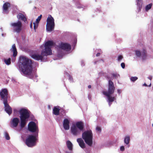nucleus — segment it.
Returning a JSON list of instances; mask_svg holds the SVG:
<instances>
[{
  "mask_svg": "<svg viewBox=\"0 0 153 153\" xmlns=\"http://www.w3.org/2000/svg\"><path fill=\"white\" fill-rule=\"evenodd\" d=\"M100 53H98L97 54H96V56H100Z\"/></svg>",
  "mask_w": 153,
  "mask_h": 153,
  "instance_id": "40",
  "label": "nucleus"
},
{
  "mask_svg": "<svg viewBox=\"0 0 153 153\" xmlns=\"http://www.w3.org/2000/svg\"><path fill=\"white\" fill-rule=\"evenodd\" d=\"M19 122V119L17 117L13 118L10 121V127L15 128L17 127Z\"/></svg>",
  "mask_w": 153,
  "mask_h": 153,
  "instance_id": "13",
  "label": "nucleus"
},
{
  "mask_svg": "<svg viewBox=\"0 0 153 153\" xmlns=\"http://www.w3.org/2000/svg\"><path fill=\"white\" fill-rule=\"evenodd\" d=\"M107 97L108 99V104L109 105V106H110L112 104L111 102H113L114 100L113 101H110V100H109V97Z\"/></svg>",
  "mask_w": 153,
  "mask_h": 153,
  "instance_id": "35",
  "label": "nucleus"
},
{
  "mask_svg": "<svg viewBox=\"0 0 153 153\" xmlns=\"http://www.w3.org/2000/svg\"><path fill=\"white\" fill-rule=\"evenodd\" d=\"M10 26L12 27L13 31L17 33H20L22 30V24L19 21L11 23Z\"/></svg>",
  "mask_w": 153,
  "mask_h": 153,
  "instance_id": "9",
  "label": "nucleus"
},
{
  "mask_svg": "<svg viewBox=\"0 0 153 153\" xmlns=\"http://www.w3.org/2000/svg\"><path fill=\"white\" fill-rule=\"evenodd\" d=\"M152 126L153 127V124H152Z\"/></svg>",
  "mask_w": 153,
  "mask_h": 153,
  "instance_id": "50",
  "label": "nucleus"
},
{
  "mask_svg": "<svg viewBox=\"0 0 153 153\" xmlns=\"http://www.w3.org/2000/svg\"><path fill=\"white\" fill-rule=\"evenodd\" d=\"M10 51L13 52V57H16L18 53L15 44H14L12 45V48L11 49Z\"/></svg>",
  "mask_w": 153,
  "mask_h": 153,
  "instance_id": "19",
  "label": "nucleus"
},
{
  "mask_svg": "<svg viewBox=\"0 0 153 153\" xmlns=\"http://www.w3.org/2000/svg\"><path fill=\"white\" fill-rule=\"evenodd\" d=\"M138 79V77L136 76H132L130 78V80L131 81L134 82Z\"/></svg>",
  "mask_w": 153,
  "mask_h": 153,
  "instance_id": "29",
  "label": "nucleus"
},
{
  "mask_svg": "<svg viewBox=\"0 0 153 153\" xmlns=\"http://www.w3.org/2000/svg\"><path fill=\"white\" fill-rule=\"evenodd\" d=\"M146 56V51L145 49H143V51L142 53V57L143 59H145Z\"/></svg>",
  "mask_w": 153,
  "mask_h": 153,
  "instance_id": "25",
  "label": "nucleus"
},
{
  "mask_svg": "<svg viewBox=\"0 0 153 153\" xmlns=\"http://www.w3.org/2000/svg\"><path fill=\"white\" fill-rule=\"evenodd\" d=\"M75 125L80 131L83 130L84 125L82 121H79L76 123Z\"/></svg>",
  "mask_w": 153,
  "mask_h": 153,
  "instance_id": "18",
  "label": "nucleus"
},
{
  "mask_svg": "<svg viewBox=\"0 0 153 153\" xmlns=\"http://www.w3.org/2000/svg\"><path fill=\"white\" fill-rule=\"evenodd\" d=\"M66 144L67 147L69 150L72 149L73 145L72 143L69 140H68L66 142Z\"/></svg>",
  "mask_w": 153,
  "mask_h": 153,
  "instance_id": "23",
  "label": "nucleus"
},
{
  "mask_svg": "<svg viewBox=\"0 0 153 153\" xmlns=\"http://www.w3.org/2000/svg\"><path fill=\"white\" fill-rule=\"evenodd\" d=\"M5 137L6 139L9 140L10 139V137L8 133L7 132H5Z\"/></svg>",
  "mask_w": 153,
  "mask_h": 153,
  "instance_id": "30",
  "label": "nucleus"
},
{
  "mask_svg": "<svg viewBox=\"0 0 153 153\" xmlns=\"http://www.w3.org/2000/svg\"><path fill=\"white\" fill-rule=\"evenodd\" d=\"M28 129L29 131L32 132H36L35 134H38L39 132L38 126L33 121L30 122L28 125Z\"/></svg>",
  "mask_w": 153,
  "mask_h": 153,
  "instance_id": "10",
  "label": "nucleus"
},
{
  "mask_svg": "<svg viewBox=\"0 0 153 153\" xmlns=\"http://www.w3.org/2000/svg\"><path fill=\"white\" fill-rule=\"evenodd\" d=\"M33 61L25 56H22L19 63V70L25 76L33 79L34 76L32 73Z\"/></svg>",
  "mask_w": 153,
  "mask_h": 153,
  "instance_id": "1",
  "label": "nucleus"
},
{
  "mask_svg": "<svg viewBox=\"0 0 153 153\" xmlns=\"http://www.w3.org/2000/svg\"><path fill=\"white\" fill-rule=\"evenodd\" d=\"M112 75L115 78H117L120 76L119 74L117 73H113Z\"/></svg>",
  "mask_w": 153,
  "mask_h": 153,
  "instance_id": "31",
  "label": "nucleus"
},
{
  "mask_svg": "<svg viewBox=\"0 0 153 153\" xmlns=\"http://www.w3.org/2000/svg\"><path fill=\"white\" fill-rule=\"evenodd\" d=\"M59 48L66 51H69L71 49V45L67 43H62L59 45Z\"/></svg>",
  "mask_w": 153,
  "mask_h": 153,
  "instance_id": "14",
  "label": "nucleus"
},
{
  "mask_svg": "<svg viewBox=\"0 0 153 153\" xmlns=\"http://www.w3.org/2000/svg\"><path fill=\"white\" fill-rule=\"evenodd\" d=\"M13 112L14 113H17V111L16 109H14L13 110Z\"/></svg>",
  "mask_w": 153,
  "mask_h": 153,
  "instance_id": "42",
  "label": "nucleus"
},
{
  "mask_svg": "<svg viewBox=\"0 0 153 153\" xmlns=\"http://www.w3.org/2000/svg\"><path fill=\"white\" fill-rule=\"evenodd\" d=\"M148 78L150 79V80H151L152 79V76H149V77H148Z\"/></svg>",
  "mask_w": 153,
  "mask_h": 153,
  "instance_id": "41",
  "label": "nucleus"
},
{
  "mask_svg": "<svg viewBox=\"0 0 153 153\" xmlns=\"http://www.w3.org/2000/svg\"><path fill=\"white\" fill-rule=\"evenodd\" d=\"M30 27L31 28H32V23L30 24Z\"/></svg>",
  "mask_w": 153,
  "mask_h": 153,
  "instance_id": "45",
  "label": "nucleus"
},
{
  "mask_svg": "<svg viewBox=\"0 0 153 153\" xmlns=\"http://www.w3.org/2000/svg\"><path fill=\"white\" fill-rule=\"evenodd\" d=\"M45 53L46 54H45V55H48L46 54V53Z\"/></svg>",
  "mask_w": 153,
  "mask_h": 153,
  "instance_id": "49",
  "label": "nucleus"
},
{
  "mask_svg": "<svg viewBox=\"0 0 153 153\" xmlns=\"http://www.w3.org/2000/svg\"><path fill=\"white\" fill-rule=\"evenodd\" d=\"M136 55L138 57H140L141 56V54L140 52L138 50H136L135 51Z\"/></svg>",
  "mask_w": 153,
  "mask_h": 153,
  "instance_id": "28",
  "label": "nucleus"
},
{
  "mask_svg": "<svg viewBox=\"0 0 153 153\" xmlns=\"http://www.w3.org/2000/svg\"><path fill=\"white\" fill-rule=\"evenodd\" d=\"M4 106L5 110L6 112L9 115L11 114L12 112V108L10 106L8 103V102L3 103Z\"/></svg>",
  "mask_w": 153,
  "mask_h": 153,
  "instance_id": "15",
  "label": "nucleus"
},
{
  "mask_svg": "<svg viewBox=\"0 0 153 153\" xmlns=\"http://www.w3.org/2000/svg\"><path fill=\"white\" fill-rule=\"evenodd\" d=\"M117 92L119 94H120L121 92V90L120 89H117Z\"/></svg>",
  "mask_w": 153,
  "mask_h": 153,
  "instance_id": "39",
  "label": "nucleus"
},
{
  "mask_svg": "<svg viewBox=\"0 0 153 153\" xmlns=\"http://www.w3.org/2000/svg\"><path fill=\"white\" fill-rule=\"evenodd\" d=\"M151 83H150V85H149V86L150 87L151 86Z\"/></svg>",
  "mask_w": 153,
  "mask_h": 153,
  "instance_id": "46",
  "label": "nucleus"
},
{
  "mask_svg": "<svg viewBox=\"0 0 153 153\" xmlns=\"http://www.w3.org/2000/svg\"><path fill=\"white\" fill-rule=\"evenodd\" d=\"M138 1H140V0H138Z\"/></svg>",
  "mask_w": 153,
  "mask_h": 153,
  "instance_id": "48",
  "label": "nucleus"
},
{
  "mask_svg": "<svg viewBox=\"0 0 153 153\" xmlns=\"http://www.w3.org/2000/svg\"><path fill=\"white\" fill-rule=\"evenodd\" d=\"M82 138L85 143L90 146H91L93 143V134L91 130L85 131L82 134Z\"/></svg>",
  "mask_w": 153,
  "mask_h": 153,
  "instance_id": "4",
  "label": "nucleus"
},
{
  "mask_svg": "<svg viewBox=\"0 0 153 153\" xmlns=\"http://www.w3.org/2000/svg\"><path fill=\"white\" fill-rule=\"evenodd\" d=\"M10 6V4L8 2L4 3L3 6V11L6 14H8L9 11L8 10V8Z\"/></svg>",
  "mask_w": 153,
  "mask_h": 153,
  "instance_id": "16",
  "label": "nucleus"
},
{
  "mask_svg": "<svg viewBox=\"0 0 153 153\" xmlns=\"http://www.w3.org/2000/svg\"><path fill=\"white\" fill-rule=\"evenodd\" d=\"M35 76H36V77L37 76V75H35Z\"/></svg>",
  "mask_w": 153,
  "mask_h": 153,
  "instance_id": "47",
  "label": "nucleus"
},
{
  "mask_svg": "<svg viewBox=\"0 0 153 153\" xmlns=\"http://www.w3.org/2000/svg\"><path fill=\"white\" fill-rule=\"evenodd\" d=\"M54 44V43L52 41H48L46 42L44 45L45 53L47 55H51L52 53L51 48Z\"/></svg>",
  "mask_w": 153,
  "mask_h": 153,
  "instance_id": "8",
  "label": "nucleus"
},
{
  "mask_svg": "<svg viewBox=\"0 0 153 153\" xmlns=\"http://www.w3.org/2000/svg\"><path fill=\"white\" fill-rule=\"evenodd\" d=\"M77 141L78 143L79 146L81 148H85V144L83 140L81 138H78L77 139Z\"/></svg>",
  "mask_w": 153,
  "mask_h": 153,
  "instance_id": "20",
  "label": "nucleus"
},
{
  "mask_svg": "<svg viewBox=\"0 0 153 153\" xmlns=\"http://www.w3.org/2000/svg\"><path fill=\"white\" fill-rule=\"evenodd\" d=\"M44 51H43L41 52V55L38 54H34L32 55L31 57L36 60L38 61L41 60L42 61L43 58V56H44Z\"/></svg>",
  "mask_w": 153,
  "mask_h": 153,
  "instance_id": "12",
  "label": "nucleus"
},
{
  "mask_svg": "<svg viewBox=\"0 0 153 153\" xmlns=\"http://www.w3.org/2000/svg\"><path fill=\"white\" fill-rule=\"evenodd\" d=\"M42 17V15H41L39 16L38 18L36 19V22L37 23H39V22L40 21L41 18Z\"/></svg>",
  "mask_w": 153,
  "mask_h": 153,
  "instance_id": "32",
  "label": "nucleus"
},
{
  "mask_svg": "<svg viewBox=\"0 0 153 153\" xmlns=\"http://www.w3.org/2000/svg\"><path fill=\"white\" fill-rule=\"evenodd\" d=\"M69 123L70 121L68 119L65 118L64 119L63 122V126L65 130H67L69 129Z\"/></svg>",
  "mask_w": 153,
  "mask_h": 153,
  "instance_id": "17",
  "label": "nucleus"
},
{
  "mask_svg": "<svg viewBox=\"0 0 153 153\" xmlns=\"http://www.w3.org/2000/svg\"><path fill=\"white\" fill-rule=\"evenodd\" d=\"M71 132L74 136H77L80 134V131L76 127L75 124H73L71 128Z\"/></svg>",
  "mask_w": 153,
  "mask_h": 153,
  "instance_id": "11",
  "label": "nucleus"
},
{
  "mask_svg": "<svg viewBox=\"0 0 153 153\" xmlns=\"http://www.w3.org/2000/svg\"><path fill=\"white\" fill-rule=\"evenodd\" d=\"M54 19L51 15L47 18L46 26V30L48 31H52L54 27Z\"/></svg>",
  "mask_w": 153,
  "mask_h": 153,
  "instance_id": "7",
  "label": "nucleus"
},
{
  "mask_svg": "<svg viewBox=\"0 0 153 153\" xmlns=\"http://www.w3.org/2000/svg\"><path fill=\"white\" fill-rule=\"evenodd\" d=\"M33 25H34V29L35 30L36 29L37 27H38V23H37L36 22V23H33Z\"/></svg>",
  "mask_w": 153,
  "mask_h": 153,
  "instance_id": "33",
  "label": "nucleus"
},
{
  "mask_svg": "<svg viewBox=\"0 0 153 153\" xmlns=\"http://www.w3.org/2000/svg\"><path fill=\"white\" fill-rule=\"evenodd\" d=\"M38 134L29 135L25 140V143L29 147H32L36 144V141L38 139Z\"/></svg>",
  "mask_w": 153,
  "mask_h": 153,
  "instance_id": "5",
  "label": "nucleus"
},
{
  "mask_svg": "<svg viewBox=\"0 0 153 153\" xmlns=\"http://www.w3.org/2000/svg\"><path fill=\"white\" fill-rule=\"evenodd\" d=\"M60 109L59 108L54 107L53 109V113L56 115H58L59 114Z\"/></svg>",
  "mask_w": 153,
  "mask_h": 153,
  "instance_id": "22",
  "label": "nucleus"
},
{
  "mask_svg": "<svg viewBox=\"0 0 153 153\" xmlns=\"http://www.w3.org/2000/svg\"><path fill=\"white\" fill-rule=\"evenodd\" d=\"M4 62L6 64L9 65L11 63V59L10 58H9L7 59H4Z\"/></svg>",
  "mask_w": 153,
  "mask_h": 153,
  "instance_id": "27",
  "label": "nucleus"
},
{
  "mask_svg": "<svg viewBox=\"0 0 153 153\" xmlns=\"http://www.w3.org/2000/svg\"><path fill=\"white\" fill-rule=\"evenodd\" d=\"M152 6V4L150 3L147 5L145 7V10L146 11H148L150 9Z\"/></svg>",
  "mask_w": 153,
  "mask_h": 153,
  "instance_id": "26",
  "label": "nucleus"
},
{
  "mask_svg": "<svg viewBox=\"0 0 153 153\" xmlns=\"http://www.w3.org/2000/svg\"><path fill=\"white\" fill-rule=\"evenodd\" d=\"M121 65L122 68H125V64L124 62L122 63L121 64Z\"/></svg>",
  "mask_w": 153,
  "mask_h": 153,
  "instance_id": "37",
  "label": "nucleus"
},
{
  "mask_svg": "<svg viewBox=\"0 0 153 153\" xmlns=\"http://www.w3.org/2000/svg\"><path fill=\"white\" fill-rule=\"evenodd\" d=\"M19 113L20 115V126L21 128H23L26 124L27 119L30 117V112L27 109L22 108L20 110Z\"/></svg>",
  "mask_w": 153,
  "mask_h": 153,
  "instance_id": "2",
  "label": "nucleus"
},
{
  "mask_svg": "<svg viewBox=\"0 0 153 153\" xmlns=\"http://www.w3.org/2000/svg\"><path fill=\"white\" fill-rule=\"evenodd\" d=\"M123 58V57L122 55H120L118 56V61H120Z\"/></svg>",
  "mask_w": 153,
  "mask_h": 153,
  "instance_id": "34",
  "label": "nucleus"
},
{
  "mask_svg": "<svg viewBox=\"0 0 153 153\" xmlns=\"http://www.w3.org/2000/svg\"><path fill=\"white\" fill-rule=\"evenodd\" d=\"M120 150L121 151H124L125 150V148L124 146H121L120 148Z\"/></svg>",
  "mask_w": 153,
  "mask_h": 153,
  "instance_id": "38",
  "label": "nucleus"
},
{
  "mask_svg": "<svg viewBox=\"0 0 153 153\" xmlns=\"http://www.w3.org/2000/svg\"><path fill=\"white\" fill-rule=\"evenodd\" d=\"M108 91H103V94L107 97H108L110 101H113L115 100L114 97H112L111 95L113 94L115 90L114 83L110 80H108Z\"/></svg>",
  "mask_w": 153,
  "mask_h": 153,
  "instance_id": "3",
  "label": "nucleus"
},
{
  "mask_svg": "<svg viewBox=\"0 0 153 153\" xmlns=\"http://www.w3.org/2000/svg\"><path fill=\"white\" fill-rule=\"evenodd\" d=\"M143 85L145 86H148V85H146V83H145L143 84Z\"/></svg>",
  "mask_w": 153,
  "mask_h": 153,
  "instance_id": "44",
  "label": "nucleus"
},
{
  "mask_svg": "<svg viewBox=\"0 0 153 153\" xmlns=\"http://www.w3.org/2000/svg\"><path fill=\"white\" fill-rule=\"evenodd\" d=\"M96 129L97 131H99L100 132H101V128L100 127L97 126L96 127Z\"/></svg>",
  "mask_w": 153,
  "mask_h": 153,
  "instance_id": "36",
  "label": "nucleus"
},
{
  "mask_svg": "<svg viewBox=\"0 0 153 153\" xmlns=\"http://www.w3.org/2000/svg\"><path fill=\"white\" fill-rule=\"evenodd\" d=\"M17 18L19 19H21L22 21H24L25 22L27 20V19L25 16L22 13H19L17 15Z\"/></svg>",
  "mask_w": 153,
  "mask_h": 153,
  "instance_id": "21",
  "label": "nucleus"
},
{
  "mask_svg": "<svg viewBox=\"0 0 153 153\" xmlns=\"http://www.w3.org/2000/svg\"><path fill=\"white\" fill-rule=\"evenodd\" d=\"M130 139L129 136H126L124 139V143L127 145L129 143Z\"/></svg>",
  "mask_w": 153,
  "mask_h": 153,
  "instance_id": "24",
  "label": "nucleus"
},
{
  "mask_svg": "<svg viewBox=\"0 0 153 153\" xmlns=\"http://www.w3.org/2000/svg\"><path fill=\"white\" fill-rule=\"evenodd\" d=\"M0 97L1 100L3 102V103L8 102V100L10 98V96L7 88L2 89L0 90Z\"/></svg>",
  "mask_w": 153,
  "mask_h": 153,
  "instance_id": "6",
  "label": "nucleus"
},
{
  "mask_svg": "<svg viewBox=\"0 0 153 153\" xmlns=\"http://www.w3.org/2000/svg\"><path fill=\"white\" fill-rule=\"evenodd\" d=\"M88 88H91V85H89L88 86Z\"/></svg>",
  "mask_w": 153,
  "mask_h": 153,
  "instance_id": "43",
  "label": "nucleus"
}]
</instances>
